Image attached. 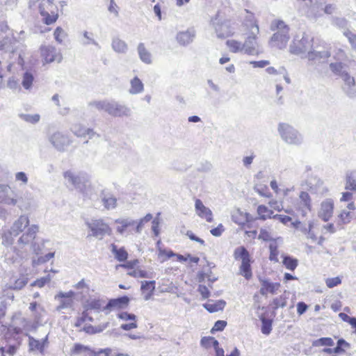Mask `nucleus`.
<instances>
[{
    "mask_svg": "<svg viewBox=\"0 0 356 356\" xmlns=\"http://www.w3.org/2000/svg\"><path fill=\"white\" fill-rule=\"evenodd\" d=\"M270 29L275 31L268 42L270 47L279 49H284L290 39L289 26L281 19H274L270 24Z\"/></svg>",
    "mask_w": 356,
    "mask_h": 356,
    "instance_id": "obj_1",
    "label": "nucleus"
},
{
    "mask_svg": "<svg viewBox=\"0 0 356 356\" xmlns=\"http://www.w3.org/2000/svg\"><path fill=\"white\" fill-rule=\"evenodd\" d=\"M89 106L99 111H104L113 117H129L131 113L129 107L113 100L95 101L90 102Z\"/></svg>",
    "mask_w": 356,
    "mask_h": 356,
    "instance_id": "obj_2",
    "label": "nucleus"
},
{
    "mask_svg": "<svg viewBox=\"0 0 356 356\" xmlns=\"http://www.w3.org/2000/svg\"><path fill=\"white\" fill-rule=\"evenodd\" d=\"M38 8L42 22L47 25L55 23L58 17V8L54 0H38Z\"/></svg>",
    "mask_w": 356,
    "mask_h": 356,
    "instance_id": "obj_3",
    "label": "nucleus"
},
{
    "mask_svg": "<svg viewBox=\"0 0 356 356\" xmlns=\"http://www.w3.org/2000/svg\"><path fill=\"white\" fill-rule=\"evenodd\" d=\"M39 231V227L37 225H30L27 230L24 232L17 240L19 248L23 249L27 245H30L31 250L35 254H39L41 252L40 245L35 241L36 234Z\"/></svg>",
    "mask_w": 356,
    "mask_h": 356,
    "instance_id": "obj_4",
    "label": "nucleus"
},
{
    "mask_svg": "<svg viewBox=\"0 0 356 356\" xmlns=\"http://www.w3.org/2000/svg\"><path fill=\"white\" fill-rule=\"evenodd\" d=\"M277 131L281 138L289 145H299L303 141V138L301 134L288 123H279L277 126Z\"/></svg>",
    "mask_w": 356,
    "mask_h": 356,
    "instance_id": "obj_5",
    "label": "nucleus"
},
{
    "mask_svg": "<svg viewBox=\"0 0 356 356\" xmlns=\"http://www.w3.org/2000/svg\"><path fill=\"white\" fill-rule=\"evenodd\" d=\"M303 1H308L309 3V8L307 13V16L311 19H316L323 15V13L332 14L335 10L336 6L334 4L329 3L325 5V0H302Z\"/></svg>",
    "mask_w": 356,
    "mask_h": 356,
    "instance_id": "obj_6",
    "label": "nucleus"
},
{
    "mask_svg": "<svg viewBox=\"0 0 356 356\" xmlns=\"http://www.w3.org/2000/svg\"><path fill=\"white\" fill-rule=\"evenodd\" d=\"M259 28L257 24L253 22L252 28L249 31L248 36L243 43V53L250 56L258 55L261 53L259 44L257 42V35Z\"/></svg>",
    "mask_w": 356,
    "mask_h": 356,
    "instance_id": "obj_7",
    "label": "nucleus"
},
{
    "mask_svg": "<svg viewBox=\"0 0 356 356\" xmlns=\"http://www.w3.org/2000/svg\"><path fill=\"white\" fill-rule=\"evenodd\" d=\"M234 257L236 260H241V264L239 268L240 274L245 279L250 280L252 276V270L250 266V256L248 251L243 246H240L234 250Z\"/></svg>",
    "mask_w": 356,
    "mask_h": 356,
    "instance_id": "obj_8",
    "label": "nucleus"
},
{
    "mask_svg": "<svg viewBox=\"0 0 356 356\" xmlns=\"http://www.w3.org/2000/svg\"><path fill=\"white\" fill-rule=\"evenodd\" d=\"M312 47L313 38L304 33L301 37L299 35L295 37L290 45L289 51L293 54L300 55L305 53L307 54Z\"/></svg>",
    "mask_w": 356,
    "mask_h": 356,
    "instance_id": "obj_9",
    "label": "nucleus"
},
{
    "mask_svg": "<svg viewBox=\"0 0 356 356\" xmlns=\"http://www.w3.org/2000/svg\"><path fill=\"white\" fill-rule=\"evenodd\" d=\"M90 231V236L102 238L106 235H111L112 229L108 223L102 218H92L85 222Z\"/></svg>",
    "mask_w": 356,
    "mask_h": 356,
    "instance_id": "obj_10",
    "label": "nucleus"
},
{
    "mask_svg": "<svg viewBox=\"0 0 356 356\" xmlns=\"http://www.w3.org/2000/svg\"><path fill=\"white\" fill-rule=\"evenodd\" d=\"M3 200L8 205H17L21 210H29L34 204L33 196L31 193L28 191L22 194L19 197L7 195Z\"/></svg>",
    "mask_w": 356,
    "mask_h": 356,
    "instance_id": "obj_11",
    "label": "nucleus"
},
{
    "mask_svg": "<svg viewBox=\"0 0 356 356\" xmlns=\"http://www.w3.org/2000/svg\"><path fill=\"white\" fill-rule=\"evenodd\" d=\"M40 50L44 63H51L53 62L60 63L63 59V56L60 50L57 49L53 45H42Z\"/></svg>",
    "mask_w": 356,
    "mask_h": 356,
    "instance_id": "obj_12",
    "label": "nucleus"
},
{
    "mask_svg": "<svg viewBox=\"0 0 356 356\" xmlns=\"http://www.w3.org/2000/svg\"><path fill=\"white\" fill-rule=\"evenodd\" d=\"M63 177L65 182L79 190L83 186L86 181L88 179L87 174L83 172H76L74 170H69L63 173Z\"/></svg>",
    "mask_w": 356,
    "mask_h": 356,
    "instance_id": "obj_13",
    "label": "nucleus"
},
{
    "mask_svg": "<svg viewBox=\"0 0 356 356\" xmlns=\"http://www.w3.org/2000/svg\"><path fill=\"white\" fill-rule=\"evenodd\" d=\"M116 232L121 236H128L135 232L134 219L129 217L120 218L115 220Z\"/></svg>",
    "mask_w": 356,
    "mask_h": 356,
    "instance_id": "obj_14",
    "label": "nucleus"
},
{
    "mask_svg": "<svg viewBox=\"0 0 356 356\" xmlns=\"http://www.w3.org/2000/svg\"><path fill=\"white\" fill-rule=\"evenodd\" d=\"M211 23L218 38H226L234 33V29L231 26L230 22L227 20L222 21L219 15H216L212 19Z\"/></svg>",
    "mask_w": 356,
    "mask_h": 356,
    "instance_id": "obj_15",
    "label": "nucleus"
},
{
    "mask_svg": "<svg viewBox=\"0 0 356 356\" xmlns=\"http://www.w3.org/2000/svg\"><path fill=\"white\" fill-rule=\"evenodd\" d=\"M49 140L54 147L59 152L65 151L67 147L72 143V140L70 138L60 131L52 134L49 136Z\"/></svg>",
    "mask_w": 356,
    "mask_h": 356,
    "instance_id": "obj_16",
    "label": "nucleus"
},
{
    "mask_svg": "<svg viewBox=\"0 0 356 356\" xmlns=\"http://www.w3.org/2000/svg\"><path fill=\"white\" fill-rule=\"evenodd\" d=\"M330 56V52L327 49H321L320 46L313 47L305 57L314 63H323Z\"/></svg>",
    "mask_w": 356,
    "mask_h": 356,
    "instance_id": "obj_17",
    "label": "nucleus"
},
{
    "mask_svg": "<svg viewBox=\"0 0 356 356\" xmlns=\"http://www.w3.org/2000/svg\"><path fill=\"white\" fill-rule=\"evenodd\" d=\"M334 207V203L332 199H325L321 203L318 216L324 222H327L332 217Z\"/></svg>",
    "mask_w": 356,
    "mask_h": 356,
    "instance_id": "obj_18",
    "label": "nucleus"
},
{
    "mask_svg": "<svg viewBox=\"0 0 356 356\" xmlns=\"http://www.w3.org/2000/svg\"><path fill=\"white\" fill-rule=\"evenodd\" d=\"M74 292L70 291L68 292L60 291L55 296V299L60 302V305L57 307L58 310L70 308L73 305V297Z\"/></svg>",
    "mask_w": 356,
    "mask_h": 356,
    "instance_id": "obj_19",
    "label": "nucleus"
},
{
    "mask_svg": "<svg viewBox=\"0 0 356 356\" xmlns=\"http://www.w3.org/2000/svg\"><path fill=\"white\" fill-rule=\"evenodd\" d=\"M29 226V218L28 216L21 215L15 220L11 226V234H13L14 236H17Z\"/></svg>",
    "mask_w": 356,
    "mask_h": 356,
    "instance_id": "obj_20",
    "label": "nucleus"
},
{
    "mask_svg": "<svg viewBox=\"0 0 356 356\" xmlns=\"http://www.w3.org/2000/svg\"><path fill=\"white\" fill-rule=\"evenodd\" d=\"M129 302L127 296H122L116 299L110 300L105 305L106 314H108L113 309H120L126 307Z\"/></svg>",
    "mask_w": 356,
    "mask_h": 356,
    "instance_id": "obj_21",
    "label": "nucleus"
},
{
    "mask_svg": "<svg viewBox=\"0 0 356 356\" xmlns=\"http://www.w3.org/2000/svg\"><path fill=\"white\" fill-rule=\"evenodd\" d=\"M106 304V300L103 298L90 297L86 301L85 307L87 310H94L96 312L104 311L106 312V309L104 308Z\"/></svg>",
    "mask_w": 356,
    "mask_h": 356,
    "instance_id": "obj_22",
    "label": "nucleus"
},
{
    "mask_svg": "<svg viewBox=\"0 0 356 356\" xmlns=\"http://www.w3.org/2000/svg\"><path fill=\"white\" fill-rule=\"evenodd\" d=\"M195 209L196 213L199 217L204 218L209 222H211L213 221V213L211 210L205 207L200 200L197 199L195 200Z\"/></svg>",
    "mask_w": 356,
    "mask_h": 356,
    "instance_id": "obj_23",
    "label": "nucleus"
},
{
    "mask_svg": "<svg viewBox=\"0 0 356 356\" xmlns=\"http://www.w3.org/2000/svg\"><path fill=\"white\" fill-rule=\"evenodd\" d=\"M343 81V90L350 97H356V86L355 81L353 76H351L349 74H344L342 78Z\"/></svg>",
    "mask_w": 356,
    "mask_h": 356,
    "instance_id": "obj_24",
    "label": "nucleus"
},
{
    "mask_svg": "<svg viewBox=\"0 0 356 356\" xmlns=\"http://www.w3.org/2000/svg\"><path fill=\"white\" fill-rule=\"evenodd\" d=\"M195 37V30L188 29L186 31L178 32L176 35V40L180 45L186 46L193 41Z\"/></svg>",
    "mask_w": 356,
    "mask_h": 356,
    "instance_id": "obj_25",
    "label": "nucleus"
},
{
    "mask_svg": "<svg viewBox=\"0 0 356 356\" xmlns=\"http://www.w3.org/2000/svg\"><path fill=\"white\" fill-rule=\"evenodd\" d=\"M308 190L312 193H323L327 191L325 188L323 180L319 177H314L307 181Z\"/></svg>",
    "mask_w": 356,
    "mask_h": 356,
    "instance_id": "obj_26",
    "label": "nucleus"
},
{
    "mask_svg": "<svg viewBox=\"0 0 356 356\" xmlns=\"http://www.w3.org/2000/svg\"><path fill=\"white\" fill-rule=\"evenodd\" d=\"M300 207L303 216H306L307 211L312 209V200L308 193L302 191L299 195Z\"/></svg>",
    "mask_w": 356,
    "mask_h": 356,
    "instance_id": "obj_27",
    "label": "nucleus"
},
{
    "mask_svg": "<svg viewBox=\"0 0 356 356\" xmlns=\"http://www.w3.org/2000/svg\"><path fill=\"white\" fill-rule=\"evenodd\" d=\"M232 219L235 223L239 225H245L247 222L252 220V218L248 213L243 212L239 209L232 212Z\"/></svg>",
    "mask_w": 356,
    "mask_h": 356,
    "instance_id": "obj_28",
    "label": "nucleus"
},
{
    "mask_svg": "<svg viewBox=\"0 0 356 356\" xmlns=\"http://www.w3.org/2000/svg\"><path fill=\"white\" fill-rule=\"evenodd\" d=\"M260 282L261 286L259 292L262 296H266L268 293L274 294L280 286L279 283L271 282L266 280H261Z\"/></svg>",
    "mask_w": 356,
    "mask_h": 356,
    "instance_id": "obj_29",
    "label": "nucleus"
},
{
    "mask_svg": "<svg viewBox=\"0 0 356 356\" xmlns=\"http://www.w3.org/2000/svg\"><path fill=\"white\" fill-rule=\"evenodd\" d=\"M225 305L226 302L223 300H218L216 301L210 300L203 305L204 307L210 313L222 311Z\"/></svg>",
    "mask_w": 356,
    "mask_h": 356,
    "instance_id": "obj_30",
    "label": "nucleus"
},
{
    "mask_svg": "<svg viewBox=\"0 0 356 356\" xmlns=\"http://www.w3.org/2000/svg\"><path fill=\"white\" fill-rule=\"evenodd\" d=\"M47 342V336L42 341L37 340L31 336H29V350L31 351L39 350L41 353H43L44 346Z\"/></svg>",
    "mask_w": 356,
    "mask_h": 356,
    "instance_id": "obj_31",
    "label": "nucleus"
},
{
    "mask_svg": "<svg viewBox=\"0 0 356 356\" xmlns=\"http://www.w3.org/2000/svg\"><path fill=\"white\" fill-rule=\"evenodd\" d=\"M140 289L144 295V299L145 300H149L155 290V281H143Z\"/></svg>",
    "mask_w": 356,
    "mask_h": 356,
    "instance_id": "obj_32",
    "label": "nucleus"
},
{
    "mask_svg": "<svg viewBox=\"0 0 356 356\" xmlns=\"http://www.w3.org/2000/svg\"><path fill=\"white\" fill-rule=\"evenodd\" d=\"M345 189L356 192V170H349L346 173Z\"/></svg>",
    "mask_w": 356,
    "mask_h": 356,
    "instance_id": "obj_33",
    "label": "nucleus"
},
{
    "mask_svg": "<svg viewBox=\"0 0 356 356\" xmlns=\"http://www.w3.org/2000/svg\"><path fill=\"white\" fill-rule=\"evenodd\" d=\"M330 69L335 75L340 76L341 79L344 74H348L346 65L341 62L331 63Z\"/></svg>",
    "mask_w": 356,
    "mask_h": 356,
    "instance_id": "obj_34",
    "label": "nucleus"
},
{
    "mask_svg": "<svg viewBox=\"0 0 356 356\" xmlns=\"http://www.w3.org/2000/svg\"><path fill=\"white\" fill-rule=\"evenodd\" d=\"M137 49L140 59L146 64H150L152 63V55L145 48V44L142 42L139 43Z\"/></svg>",
    "mask_w": 356,
    "mask_h": 356,
    "instance_id": "obj_35",
    "label": "nucleus"
},
{
    "mask_svg": "<svg viewBox=\"0 0 356 356\" xmlns=\"http://www.w3.org/2000/svg\"><path fill=\"white\" fill-rule=\"evenodd\" d=\"M82 195L89 199H92L96 193L94 187L91 185L89 178L83 184V186L78 190Z\"/></svg>",
    "mask_w": 356,
    "mask_h": 356,
    "instance_id": "obj_36",
    "label": "nucleus"
},
{
    "mask_svg": "<svg viewBox=\"0 0 356 356\" xmlns=\"http://www.w3.org/2000/svg\"><path fill=\"white\" fill-rule=\"evenodd\" d=\"M82 195L89 199H92L96 193L94 187L91 185L89 178L83 184V186L78 190Z\"/></svg>",
    "mask_w": 356,
    "mask_h": 356,
    "instance_id": "obj_37",
    "label": "nucleus"
},
{
    "mask_svg": "<svg viewBox=\"0 0 356 356\" xmlns=\"http://www.w3.org/2000/svg\"><path fill=\"white\" fill-rule=\"evenodd\" d=\"M101 199L104 208L107 210L113 209L117 207V199L112 195H104Z\"/></svg>",
    "mask_w": 356,
    "mask_h": 356,
    "instance_id": "obj_38",
    "label": "nucleus"
},
{
    "mask_svg": "<svg viewBox=\"0 0 356 356\" xmlns=\"http://www.w3.org/2000/svg\"><path fill=\"white\" fill-rule=\"evenodd\" d=\"M131 88L129 90V93L135 95L140 93L144 90V86L142 81L137 77L135 76L130 82Z\"/></svg>",
    "mask_w": 356,
    "mask_h": 356,
    "instance_id": "obj_39",
    "label": "nucleus"
},
{
    "mask_svg": "<svg viewBox=\"0 0 356 356\" xmlns=\"http://www.w3.org/2000/svg\"><path fill=\"white\" fill-rule=\"evenodd\" d=\"M153 216L151 213L146 214L143 218H141L138 220H134V225H135V232L137 234H140L144 225L149 222L152 219Z\"/></svg>",
    "mask_w": 356,
    "mask_h": 356,
    "instance_id": "obj_40",
    "label": "nucleus"
},
{
    "mask_svg": "<svg viewBox=\"0 0 356 356\" xmlns=\"http://www.w3.org/2000/svg\"><path fill=\"white\" fill-rule=\"evenodd\" d=\"M72 353L83 355V356H97L90 348L79 343L74 344Z\"/></svg>",
    "mask_w": 356,
    "mask_h": 356,
    "instance_id": "obj_41",
    "label": "nucleus"
},
{
    "mask_svg": "<svg viewBox=\"0 0 356 356\" xmlns=\"http://www.w3.org/2000/svg\"><path fill=\"white\" fill-rule=\"evenodd\" d=\"M111 252L114 254L115 258L119 261H124L128 257V253L124 248H118L115 244L111 245Z\"/></svg>",
    "mask_w": 356,
    "mask_h": 356,
    "instance_id": "obj_42",
    "label": "nucleus"
},
{
    "mask_svg": "<svg viewBox=\"0 0 356 356\" xmlns=\"http://www.w3.org/2000/svg\"><path fill=\"white\" fill-rule=\"evenodd\" d=\"M28 283V278L22 275L18 279L14 280L13 282L11 280L8 284V288L13 290H20L24 288Z\"/></svg>",
    "mask_w": 356,
    "mask_h": 356,
    "instance_id": "obj_43",
    "label": "nucleus"
},
{
    "mask_svg": "<svg viewBox=\"0 0 356 356\" xmlns=\"http://www.w3.org/2000/svg\"><path fill=\"white\" fill-rule=\"evenodd\" d=\"M112 48L115 51L120 54L125 53L128 49L127 43L118 38L113 39Z\"/></svg>",
    "mask_w": 356,
    "mask_h": 356,
    "instance_id": "obj_44",
    "label": "nucleus"
},
{
    "mask_svg": "<svg viewBox=\"0 0 356 356\" xmlns=\"http://www.w3.org/2000/svg\"><path fill=\"white\" fill-rule=\"evenodd\" d=\"M10 250L15 253V255H10L9 251H8L6 254V260L10 263H15L18 260V259H22L24 257V253L19 249L15 247H11Z\"/></svg>",
    "mask_w": 356,
    "mask_h": 356,
    "instance_id": "obj_45",
    "label": "nucleus"
},
{
    "mask_svg": "<svg viewBox=\"0 0 356 356\" xmlns=\"http://www.w3.org/2000/svg\"><path fill=\"white\" fill-rule=\"evenodd\" d=\"M33 81V74L31 72L26 71L23 74L22 85L24 89L31 90L32 88Z\"/></svg>",
    "mask_w": 356,
    "mask_h": 356,
    "instance_id": "obj_46",
    "label": "nucleus"
},
{
    "mask_svg": "<svg viewBox=\"0 0 356 356\" xmlns=\"http://www.w3.org/2000/svg\"><path fill=\"white\" fill-rule=\"evenodd\" d=\"M226 44L232 52L243 53V47L242 42L235 40H228L226 42Z\"/></svg>",
    "mask_w": 356,
    "mask_h": 356,
    "instance_id": "obj_47",
    "label": "nucleus"
},
{
    "mask_svg": "<svg viewBox=\"0 0 356 356\" xmlns=\"http://www.w3.org/2000/svg\"><path fill=\"white\" fill-rule=\"evenodd\" d=\"M81 43L84 46L94 44L97 48H100V46L98 44V42L93 38V34L86 31L83 32V38L81 39Z\"/></svg>",
    "mask_w": 356,
    "mask_h": 356,
    "instance_id": "obj_48",
    "label": "nucleus"
},
{
    "mask_svg": "<svg viewBox=\"0 0 356 356\" xmlns=\"http://www.w3.org/2000/svg\"><path fill=\"white\" fill-rule=\"evenodd\" d=\"M257 213L259 219L264 220L267 218H273V211L264 205H259L257 207Z\"/></svg>",
    "mask_w": 356,
    "mask_h": 356,
    "instance_id": "obj_49",
    "label": "nucleus"
},
{
    "mask_svg": "<svg viewBox=\"0 0 356 356\" xmlns=\"http://www.w3.org/2000/svg\"><path fill=\"white\" fill-rule=\"evenodd\" d=\"M282 263L287 269L293 271L296 268L298 261L290 256H284Z\"/></svg>",
    "mask_w": 356,
    "mask_h": 356,
    "instance_id": "obj_50",
    "label": "nucleus"
},
{
    "mask_svg": "<svg viewBox=\"0 0 356 356\" xmlns=\"http://www.w3.org/2000/svg\"><path fill=\"white\" fill-rule=\"evenodd\" d=\"M269 249H270L269 259L271 261L278 262V261H279L278 260L279 252H278V250H277V241H273L270 243Z\"/></svg>",
    "mask_w": 356,
    "mask_h": 356,
    "instance_id": "obj_51",
    "label": "nucleus"
},
{
    "mask_svg": "<svg viewBox=\"0 0 356 356\" xmlns=\"http://www.w3.org/2000/svg\"><path fill=\"white\" fill-rule=\"evenodd\" d=\"M19 118L28 122V123H31V124H36L38 123L39 121H40V116L39 114H28V113H22V114H19Z\"/></svg>",
    "mask_w": 356,
    "mask_h": 356,
    "instance_id": "obj_52",
    "label": "nucleus"
},
{
    "mask_svg": "<svg viewBox=\"0 0 356 356\" xmlns=\"http://www.w3.org/2000/svg\"><path fill=\"white\" fill-rule=\"evenodd\" d=\"M258 238L263 240L264 241H271V242L273 241H277V240L282 241V238H280V237H278L276 239L273 238L270 232H269L268 230H267L265 228H261Z\"/></svg>",
    "mask_w": 356,
    "mask_h": 356,
    "instance_id": "obj_53",
    "label": "nucleus"
},
{
    "mask_svg": "<svg viewBox=\"0 0 356 356\" xmlns=\"http://www.w3.org/2000/svg\"><path fill=\"white\" fill-rule=\"evenodd\" d=\"M54 36L56 41L58 43L61 44L67 38V34L61 27L58 26L55 29Z\"/></svg>",
    "mask_w": 356,
    "mask_h": 356,
    "instance_id": "obj_54",
    "label": "nucleus"
},
{
    "mask_svg": "<svg viewBox=\"0 0 356 356\" xmlns=\"http://www.w3.org/2000/svg\"><path fill=\"white\" fill-rule=\"evenodd\" d=\"M72 131L77 137H84L86 136L88 128L81 124H74L72 127Z\"/></svg>",
    "mask_w": 356,
    "mask_h": 356,
    "instance_id": "obj_55",
    "label": "nucleus"
},
{
    "mask_svg": "<svg viewBox=\"0 0 356 356\" xmlns=\"http://www.w3.org/2000/svg\"><path fill=\"white\" fill-rule=\"evenodd\" d=\"M254 190L258 193L261 196L270 197L271 196V193L268 190V188L266 185L262 184H255L254 186Z\"/></svg>",
    "mask_w": 356,
    "mask_h": 356,
    "instance_id": "obj_56",
    "label": "nucleus"
},
{
    "mask_svg": "<svg viewBox=\"0 0 356 356\" xmlns=\"http://www.w3.org/2000/svg\"><path fill=\"white\" fill-rule=\"evenodd\" d=\"M334 58L337 62H344L348 60V56L345 51L341 48L336 49L334 52Z\"/></svg>",
    "mask_w": 356,
    "mask_h": 356,
    "instance_id": "obj_57",
    "label": "nucleus"
},
{
    "mask_svg": "<svg viewBox=\"0 0 356 356\" xmlns=\"http://www.w3.org/2000/svg\"><path fill=\"white\" fill-rule=\"evenodd\" d=\"M334 344V341L330 337H323L315 341L313 343L316 346H332Z\"/></svg>",
    "mask_w": 356,
    "mask_h": 356,
    "instance_id": "obj_58",
    "label": "nucleus"
},
{
    "mask_svg": "<svg viewBox=\"0 0 356 356\" xmlns=\"http://www.w3.org/2000/svg\"><path fill=\"white\" fill-rule=\"evenodd\" d=\"M51 280V276L50 275H47L45 277H40L35 280L33 283H31V286H38L39 288L43 287L47 283H49Z\"/></svg>",
    "mask_w": 356,
    "mask_h": 356,
    "instance_id": "obj_59",
    "label": "nucleus"
},
{
    "mask_svg": "<svg viewBox=\"0 0 356 356\" xmlns=\"http://www.w3.org/2000/svg\"><path fill=\"white\" fill-rule=\"evenodd\" d=\"M118 318L124 321H136L137 317L134 314H130L127 312H122L118 314Z\"/></svg>",
    "mask_w": 356,
    "mask_h": 356,
    "instance_id": "obj_60",
    "label": "nucleus"
},
{
    "mask_svg": "<svg viewBox=\"0 0 356 356\" xmlns=\"http://www.w3.org/2000/svg\"><path fill=\"white\" fill-rule=\"evenodd\" d=\"M13 234H11V229L4 233L2 236V243L4 245L10 246L13 243L14 238Z\"/></svg>",
    "mask_w": 356,
    "mask_h": 356,
    "instance_id": "obj_61",
    "label": "nucleus"
},
{
    "mask_svg": "<svg viewBox=\"0 0 356 356\" xmlns=\"http://www.w3.org/2000/svg\"><path fill=\"white\" fill-rule=\"evenodd\" d=\"M12 38L9 37L4 38L1 41V48L6 51H13V47L11 46L12 44Z\"/></svg>",
    "mask_w": 356,
    "mask_h": 356,
    "instance_id": "obj_62",
    "label": "nucleus"
},
{
    "mask_svg": "<svg viewBox=\"0 0 356 356\" xmlns=\"http://www.w3.org/2000/svg\"><path fill=\"white\" fill-rule=\"evenodd\" d=\"M261 322H262L261 332L266 335L269 334L272 330L271 322L265 318H263L261 320Z\"/></svg>",
    "mask_w": 356,
    "mask_h": 356,
    "instance_id": "obj_63",
    "label": "nucleus"
},
{
    "mask_svg": "<svg viewBox=\"0 0 356 356\" xmlns=\"http://www.w3.org/2000/svg\"><path fill=\"white\" fill-rule=\"evenodd\" d=\"M343 34L348 38L352 48L356 49V35L350 31H344Z\"/></svg>",
    "mask_w": 356,
    "mask_h": 356,
    "instance_id": "obj_64",
    "label": "nucleus"
}]
</instances>
